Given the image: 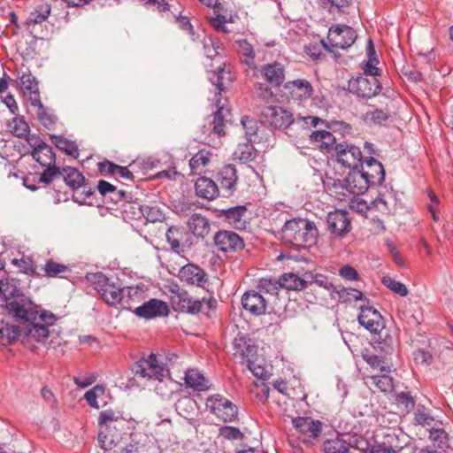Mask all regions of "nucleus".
I'll use <instances>...</instances> for the list:
<instances>
[{
  "mask_svg": "<svg viewBox=\"0 0 453 453\" xmlns=\"http://www.w3.org/2000/svg\"><path fill=\"white\" fill-rule=\"evenodd\" d=\"M139 213H141L147 221L157 222L165 219V213L162 209L156 204L138 205Z\"/></svg>",
  "mask_w": 453,
  "mask_h": 453,
  "instance_id": "41",
  "label": "nucleus"
},
{
  "mask_svg": "<svg viewBox=\"0 0 453 453\" xmlns=\"http://www.w3.org/2000/svg\"><path fill=\"white\" fill-rule=\"evenodd\" d=\"M185 381L187 385L195 390L204 391L210 388L208 380L197 370L191 369L186 372Z\"/></svg>",
  "mask_w": 453,
  "mask_h": 453,
  "instance_id": "38",
  "label": "nucleus"
},
{
  "mask_svg": "<svg viewBox=\"0 0 453 453\" xmlns=\"http://www.w3.org/2000/svg\"><path fill=\"white\" fill-rule=\"evenodd\" d=\"M363 174L367 177L370 184H380L385 179V171L382 164L373 157L365 160V167H363Z\"/></svg>",
  "mask_w": 453,
  "mask_h": 453,
  "instance_id": "23",
  "label": "nucleus"
},
{
  "mask_svg": "<svg viewBox=\"0 0 453 453\" xmlns=\"http://www.w3.org/2000/svg\"><path fill=\"white\" fill-rule=\"evenodd\" d=\"M1 336H6L9 340H15L19 334L20 330L18 326H10L9 324H4L0 326Z\"/></svg>",
  "mask_w": 453,
  "mask_h": 453,
  "instance_id": "61",
  "label": "nucleus"
},
{
  "mask_svg": "<svg viewBox=\"0 0 453 453\" xmlns=\"http://www.w3.org/2000/svg\"><path fill=\"white\" fill-rule=\"evenodd\" d=\"M358 322L372 334H377L384 327V320L380 313L372 306H361Z\"/></svg>",
  "mask_w": 453,
  "mask_h": 453,
  "instance_id": "15",
  "label": "nucleus"
},
{
  "mask_svg": "<svg viewBox=\"0 0 453 453\" xmlns=\"http://www.w3.org/2000/svg\"><path fill=\"white\" fill-rule=\"evenodd\" d=\"M61 172L65 184L72 189L76 190L80 188H85V177L76 168L65 167Z\"/></svg>",
  "mask_w": 453,
  "mask_h": 453,
  "instance_id": "35",
  "label": "nucleus"
},
{
  "mask_svg": "<svg viewBox=\"0 0 453 453\" xmlns=\"http://www.w3.org/2000/svg\"><path fill=\"white\" fill-rule=\"evenodd\" d=\"M263 120L276 128H287L293 121L290 111L279 106H267L262 111Z\"/></svg>",
  "mask_w": 453,
  "mask_h": 453,
  "instance_id": "11",
  "label": "nucleus"
},
{
  "mask_svg": "<svg viewBox=\"0 0 453 453\" xmlns=\"http://www.w3.org/2000/svg\"><path fill=\"white\" fill-rule=\"evenodd\" d=\"M388 118V113L382 110L369 111L365 115V120L373 124H381L387 120Z\"/></svg>",
  "mask_w": 453,
  "mask_h": 453,
  "instance_id": "58",
  "label": "nucleus"
},
{
  "mask_svg": "<svg viewBox=\"0 0 453 453\" xmlns=\"http://www.w3.org/2000/svg\"><path fill=\"white\" fill-rule=\"evenodd\" d=\"M262 76L270 83L280 86L284 81V68L277 62L267 64L261 69Z\"/></svg>",
  "mask_w": 453,
  "mask_h": 453,
  "instance_id": "30",
  "label": "nucleus"
},
{
  "mask_svg": "<svg viewBox=\"0 0 453 453\" xmlns=\"http://www.w3.org/2000/svg\"><path fill=\"white\" fill-rule=\"evenodd\" d=\"M381 282L385 287L400 296H406L409 294V290L403 283L395 280L388 275L383 276Z\"/></svg>",
  "mask_w": 453,
  "mask_h": 453,
  "instance_id": "49",
  "label": "nucleus"
},
{
  "mask_svg": "<svg viewBox=\"0 0 453 453\" xmlns=\"http://www.w3.org/2000/svg\"><path fill=\"white\" fill-rule=\"evenodd\" d=\"M43 271L45 276L55 278L63 277L64 274L70 273L71 270L68 265L50 259L45 263Z\"/></svg>",
  "mask_w": 453,
  "mask_h": 453,
  "instance_id": "42",
  "label": "nucleus"
},
{
  "mask_svg": "<svg viewBox=\"0 0 453 453\" xmlns=\"http://www.w3.org/2000/svg\"><path fill=\"white\" fill-rule=\"evenodd\" d=\"M167 304L157 299H150L142 305L135 307L134 312L135 315L144 319H152L168 314Z\"/></svg>",
  "mask_w": 453,
  "mask_h": 453,
  "instance_id": "19",
  "label": "nucleus"
},
{
  "mask_svg": "<svg viewBox=\"0 0 453 453\" xmlns=\"http://www.w3.org/2000/svg\"><path fill=\"white\" fill-rule=\"evenodd\" d=\"M380 340L374 342L373 349L375 352L382 354L385 357L392 354L394 351V338L387 334L384 338L380 336Z\"/></svg>",
  "mask_w": 453,
  "mask_h": 453,
  "instance_id": "48",
  "label": "nucleus"
},
{
  "mask_svg": "<svg viewBox=\"0 0 453 453\" xmlns=\"http://www.w3.org/2000/svg\"><path fill=\"white\" fill-rule=\"evenodd\" d=\"M362 357L372 369L379 370L380 372L390 371L387 358L382 354L372 352L365 349L362 351Z\"/></svg>",
  "mask_w": 453,
  "mask_h": 453,
  "instance_id": "32",
  "label": "nucleus"
},
{
  "mask_svg": "<svg viewBox=\"0 0 453 453\" xmlns=\"http://www.w3.org/2000/svg\"><path fill=\"white\" fill-rule=\"evenodd\" d=\"M311 145L324 153H328L334 150L335 137L326 130H318L310 134Z\"/></svg>",
  "mask_w": 453,
  "mask_h": 453,
  "instance_id": "21",
  "label": "nucleus"
},
{
  "mask_svg": "<svg viewBox=\"0 0 453 453\" xmlns=\"http://www.w3.org/2000/svg\"><path fill=\"white\" fill-rule=\"evenodd\" d=\"M188 226L192 234L197 237H205L210 233L209 220L200 214H193L188 221Z\"/></svg>",
  "mask_w": 453,
  "mask_h": 453,
  "instance_id": "31",
  "label": "nucleus"
},
{
  "mask_svg": "<svg viewBox=\"0 0 453 453\" xmlns=\"http://www.w3.org/2000/svg\"><path fill=\"white\" fill-rule=\"evenodd\" d=\"M89 280L95 285V288L102 298L109 304L119 303L127 296L129 299L140 298L141 290L137 288H121L109 281V279L102 273L92 274Z\"/></svg>",
  "mask_w": 453,
  "mask_h": 453,
  "instance_id": "3",
  "label": "nucleus"
},
{
  "mask_svg": "<svg viewBox=\"0 0 453 453\" xmlns=\"http://www.w3.org/2000/svg\"><path fill=\"white\" fill-rule=\"evenodd\" d=\"M242 304L253 315H262L266 310V301L258 292L248 291L242 297Z\"/></svg>",
  "mask_w": 453,
  "mask_h": 453,
  "instance_id": "20",
  "label": "nucleus"
},
{
  "mask_svg": "<svg viewBox=\"0 0 453 453\" xmlns=\"http://www.w3.org/2000/svg\"><path fill=\"white\" fill-rule=\"evenodd\" d=\"M97 188H98V191L100 192V194L103 196L111 194L114 196L120 197L124 195L123 191H117L116 188L113 185H111V183H109L104 180H101L98 181Z\"/></svg>",
  "mask_w": 453,
  "mask_h": 453,
  "instance_id": "60",
  "label": "nucleus"
},
{
  "mask_svg": "<svg viewBox=\"0 0 453 453\" xmlns=\"http://www.w3.org/2000/svg\"><path fill=\"white\" fill-rule=\"evenodd\" d=\"M35 149L32 151L34 159L42 166H50L55 165L56 157L52 148L46 142H39L34 144Z\"/></svg>",
  "mask_w": 453,
  "mask_h": 453,
  "instance_id": "26",
  "label": "nucleus"
},
{
  "mask_svg": "<svg viewBox=\"0 0 453 453\" xmlns=\"http://www.w3.org/2000/svg\"><path fill=\"white\" fill-rule=\"evenodd\" d=\"M206 408L224 422H231L237 417V407L220 395L209 397Z\"/></svg>",
  "mask_w": 453,
  "mask_h": 453,
  "instance_id": "7",
  "label": "nucleus"
},
{
  "mask_svg": "<svg viewBox=\"0 0 453 453\" xmlns=\"http://www.w3.org/2000/svg\"><path fill=\"white\" fill-rule=\"evenodd\" d=\"M0 294L6 300L14 298L12 301H17L22 297L27 298L25 296L19 294L18 281L9 277L0 280Z\"/></svg>",
  "mask_w": 453,
  "mask_h": 453,
  "instance_id": "34",
  "label": "nucleus"
},
{
  "mask_svg": "<svg viewBox=\"0 0 453 453\" xmlns=\"http://www.w3.org/2000/svg\"><path fill=\"white\" fill-rule=\"evenodd\" d=\"M281 236L286 243L301 249L311 247L317 242L319 230L313 222L295 219L285 223L281 230Z\"/></svg>",
  "mask_w": 453,
  "mask_h": 453,
  "instance_id": "2",
  "label": "nucleus"
},
{
  "mask_svg": "<svg viewBox=\"0 0 453 453\" xmlns=\"http://www.w3.org/2000/svg\"><path fill=\"white\" fill-rule=\"evenodd\" d=\"M294 427L309 439H318L322 432L323 424L310 417H298L292 419Z\"/></svg>",
  "mask_w": 453,
  "mask_h": 453,
  "instance_id": "18",
  "label": "nucleus"
},
{
  "mask_svg": "<svg viewBox=\"0 0 453 453\" xmlns=\"http://www.w3.org/2000/svg\"><path fill=\"white\" fill-rule=\"evenodd\" d=\"M339 275L347 280H359V274L357 271L349 265H345L340 268Z\"/></svg>",
  "mask_w": 453,
  "mask_h": 453,
  "instance_id": "63",
  "label": "nucleus"
},
{
  "mask_svg": "<svg viewBox=\"0 0 453 453\" xmlns=\"http://www.w3.org/2000/svg\"><path fill=\"white\" fill-rule=\"evenodd\" d=\"M50 140L57 148L65 151L67 155L76 157L78 156V146L74 142L69 141L63 136L51 134Z\"/></svg>",
  "mask_w": 453,
  "mask_h": 453,
  "instance_id": "43",
  "label": "nucleus"
},
{
  "mask_svg": "<svg viewBox=\"0 0 453 453\" xmlns=\"http://www.w3.org/2000/svg\"><path fill=\"white\" fill-rule=\"evenodd\" d=\"M346 440L342 437H336L334 439L326 440L324 442L325 453H349V448H356L359 450H364L367 448V441L362 437L349 436Z\"/></svg>",
  "mask_w": 453,
  "mask_h": 453,
  "instance_id": "9",
  "label": "nucleus"
},
{
  "mask_svg": "<svg viewBox=\"0 0 453 453\" xmlns=\"http://www.w3.org/2000/svg\"><path fill=\"white\" fill-rule=\"evenodd\" d=\"M219 435L225 440L236 441L242 440L244 435L239 428L230 426H225L219 428Z\"/></svg>",
  "mask_w": 453,
  "mask_h": 453,
  "instance_id": "54",
  "label": "nucleus"
},
{
  "mask_svg": "<svg viewBox=\"0 0 453 453\" xmlns=\"http://www.w3.org/2000/svg\"><path fill=\"white\" fill-rule=\"evenodd\" d=\"M104 393V388L101 385H96L93 388L87 391L84 395V398L88 402V403L94 408L98 409V403L96 401V398L98 396V394L103 395Z\"/></svg>",
  "mask_w": 453,
  "mask_h": 453,
  "instance_id": "57",
  "label": "nucleus"
},
{
  "mask_svg": "<svg viewBox=\"0 0 453 453\" xmlns=\"http://www.w3.org/2000/svg\"><path fill=\"white\" fill-rule=\"evenodd\" d=\"M203 44L205 56L212 59L215 62L214 65L218 64L219 59L223 60L219 51L222 49L219 42H215L211 37H204Z\"/></svg>",
  "mask_w": 453,
  "mask_h": 453,
  "instance_id": "44",
  "label": "nucleus"
},
{
  "mask_svg": "<svg viewBox=\"0 0 453 453\" xmlns=\"http://www.w3.org/2000/svg\"><path fill=\"white\" fill-rule=\"evenodd\" d=\"M414 422L415 424L420 425L428 430L437 426V422L434 418L425 408L419 407L414 413Z\"/></svg>",
  "mask_w": 453,
  "mask_h": 453,
  "instance_id": "46",
  "label": "nucleus"
},
{
  "mask_svg": "<svg viewBox=\"0 0 453 453\" xmlns=\"http://www.w3.org/2000/svg\"><path fill=\"white\" fill-rule=\"evenodd\" d=\"M32 106L36 108L35 114L40 123L48 130L55 129L58 118L53 111L45 107L41 99L34 98Z\"/></svg>",
  "mask_w": 453,
  "mask_h": 453,
  "instance_id": "22",
  "label": "nucleus"
},
{
  "mask_svg": "<svg viewBox=\"0 0 453 453\" xmlns=\"http://www.w3.org/2000/svg\"><path fill=\"white\" fill-rule=\"evenodd\" d=\"M50 9L49 6L41 7L40 12H32L29 20L32 23L38 24L43 22L50 15Z\"/></svg>",
  "mask_w": 453,
  "mask_h": 453,
  "instance_id": "64",
  "label": "nucleus"
},
{
  "mask_svg": "<svg viewBox=\"0 0 453 453\" xmlns=\"http://www.w3.org/2000/svg\"><path fill=\"white\" fill-rule=\"evenodd\" d=\"M122 422L123 419L115 415L112 411H104L100 412L98 418V423L100 425L98 441L103 449H111L112 445L115 444L118 435L109 434V430L111 427L116 428V424Z\"/></svg>",
  "mask_w": 453,
  "mask_h": 453,
  "instance_id": "6",
  "label": "nucleus"
},
{
  "mask_svg": "<svg viewBox=\"0 0 453 453\" xmlns=\"http://www.w3.org/2000/svg\"><path fill=\"white\" fill-rule=\"evenodd\" d=\"M218 107L217 111L213 115V120L211 122L213 131L218 134H224V127H225V116H224V107L219 105V100H217Z\"/></svg>",
  "mask_w": 453,
  "mask_h": 453,
  "instance_id": "52",
  "label": "nucleus"
},
{
  "mask_svg": "<svg viewBox=\"0 0 453 453\" xmlns=\"http://www.w3.org/2000/svg\"><path fill=\"white\" fill-rule=\"evenodd\" d=\"M8 128L12 134L19 138L27 137L30 130L28 124L20 117H14L10 120Z\"/></svg>",
  "mask_w": 453,
  "mask_h": 453,
  "instance_id": "45",
  "label": "nucleus"
},
{
  "mask_svg": "<svg viewBox=\"0 0 453 453\" xmlns=\"http://www.w3.org/2000/svg\"><path fill=\"white\" fill-rule=\"evenodd\" d=\"M21 272L26 274L35 275L36 274L35 267L33 260L29 257H22L20 259H14L12 261Z\"/></svg>",
  "mask_w": 453,
  "mask_h": 453,
  "instance_id": "53",
  "label": "nucleus"
},
{
  "mask_svg": "<svg viewBox=\"0 0 453 453\" xmlns=\"http://www.w3.org/2000/svg\"><path fill=\"white\" fill-rule=\"evenodd\" d=\"M180 234V232L178 228L171 226L168 228L166 232V240L168 243L170 244L172 250L175 252H179L180 244V239L179 235Z\"/></svg>",
  "mask_w": 453,
  "mask_h": 453,
  "instance_id": "59",
  "label": "nucleus"
},
{
  "mask_svg": "<svg viewBox=\"0 0 453 453\" xmlns=\"http://www.w3.org/2000/svg\"><path fill=\"white\" fill-rule=\"evenodd\" d=\"M326 223L328 230L337 237H343L350 232L351 225L348 213L344 211L335 210L327 214Z\"/></svg>",
  "mask_w": 453,
  "mask_h": 453,
  "instance_id": "14",
  "label": "nucleus"
},
{
  "mask_svg": "<svg viewBox=\"0 0 453 453\" xmlns=\"http://www.w3.org/2000/svg\"><path fill=\"white\" fill-rule=\"evenodd\" d=\"M242 125L245 130V134L250 142H256L253 136L257 134V123L254 119L247 116L242 118Z\"/></svg>",
  "mask_w": 453,
  "mask_h": 453,
  "instance_id": "55",
  "label": "nucleus"
},
{
  "mask_svg": "<svg viewBox=\"0 0 453 453\" xmlns=\"http://www.w3.org/2000/svg\"><path fill=\"white\" fill-rule=\"evenodd\" d=\"M211 72L213 77H211L212 84H214L220 93L225 86L232 81V75L229 69H226V65L223 60L219 59L218 64L211 65Z\"/></svg>",
  "mask_w": 453,
  "mask_h": 453,
  "instance_id": "25",
  "label": "nucleus"
},
{
  "mask_svg": "<svg viewBox=\"0 0 453 453\" xmlns=\"http://www.w3.org/2000/svg\"><path fill=\"white\" fill-rule=\"evenodd\" d=\"M6 310L14 317L27 323L26 334L36 342H44L50 334L49 326L56 321L53 313L40 310L28 298L10 301Z\"/></svg>",
  "mask_w": 453,
  "mask_h": 453,
  "instance_id": "1",
  "label": "nucleus"
},
{
  "mask_svg": "<svg viewBox=\"0 0 453 453\" xmlns=\"http://www.w3.org/2000/svg\"><path fill=\"white\" fill-rule=\"evenodd\" d=\"M369 380L371 384L374 385L381 392L387 393L393 389L392 378L387 374L371 376Z\"/></svg>",
  "mask_w": 453,
  "mask_h": 453,
  "instance_id": "50",
  "label": "nucleus"
},
{
  "mask_svg": "<svg viewBox=\"0 0 453 453\" xmlns=\"http://www.w3.org/2000/svg\"><path fill=\"white\" fill-rule=\"evenodd\" d=\"M363 174V171L354 168L342 180V187L350 194H364L371 185L367 177Z\"/></svg>",
  "mask_w": 453,
  "mask_h": 453,
  "instance_id": "17",
  "label": "nucleus"
},
{
  "mask_svg": "<svg viewBox=\"0 0 453 453\" xmlns=\"http://www.w3.org/2000/svg\"><path fill=\"white\" fill-rule=\"evenodd\" d=\"M196 194L203 199L212 200L217 197L219 188L217 184L211 179L201 177L195 183Z\"/></svg>",
  "mask_w": 453,
  "mask_h": 453,
  "instance_id": "28",
  "label": "nucleus"
},
{
  "mask_svg": "<svg viewBox=\"0 0 453 453\" xmlns=\"http://www.w3.org/2000/svg\"><path fill=\"white\" fill-rule=\"evenodd\" d=\"M337 160L342 165L357 168V165L362 160V152L355 145L346 142L336 144L334 147Z\"/></svg>",
  "mask_w": 453,
  "mask_h": 453,
  "instance_id": "16",
  "label": "nucleus"
},
{
  "mask_svg": "<svg viewBox=\"0 0 453 453\" xmlns=\"http://www.w3.org/2000/svg\"><path fill=\"white\" fill-rule=\"evenodd\" d=\"M246 212L247 208L245 206H236L225 210L224 215L230 225L234 228L242 229L245 227L244 216Z\"/></svg>",
  "mask_w": 453,
  "mask_h": 453,
  "instance_id": "36",
  "label": "nucleus"
},
{
  "mask_svg": "<svg viewBox=\"0 0 453 453\" xmlns=\"http://www.w3.org/2000/svg\"><path fill=\"white\" fill-rule=\"evenodd\" d=\"M279 284L288 290H303L307 287V281L294 273H284L279 280Z\"/></svg>",
  "mask_w": 453,
  "mask_h": 453,
  "instance_id": "37",
  "label": "nucleus"
},
{
  "mask_svg": "<svg viewBox=\"0 0 453 453\" xmlns=\"http://www.w3.org/2000/svg\"><path fill=\"white\" fill-rule=\"evenodd\" d=\"M214 244L219 251L236 252L244 247L243 240L234 232L221 230L214 236Z\"/></svg>",
  "mask_w": 453,
  "mask_h": 453,
  "instance_id": "12",
  "label": "nucleus"
},
{
  "mask_svg": "<svg viewBox=\"0 0 453 453\" xmlns=\"http://www.w3.org/2000/svg\"><path fill=\"white\" fill-rule=\"evenodd\" d=\"M237 180L236 169L232 165H225L219 173V181L221 188L230 192L235 189Z\"/></svg>",
  "mask_w": 453,
  "mask_h": 453,
  "instance_id": "33",
  "label": "nucleus"
},
{
  "mask_svg": "<svg viewBox=\"0 0 453 453\" xmlns=\"http://www.w3.org/2000/svg\"><path fill=\"white\" fill-rule=\"evenodd\" d=\"M234 356H239L242 358L250 359L257 351L255 345L251 344V340L245 335H238L233 342Z\"/></svg>",
  "mask_w": 453,
  "mask_h": 453,
  "instance_id": "29",
  "label": "nucleus"
},
{
  "mask_svg": "<svg viewBox=\"0 0 453 453\" xmlns=\"http://www.w3.org/2000/svg\"><path fill=\"white\" fill-rule=\"evenodd\" d=\"M397 403L403 407V411H409L414 406V401L409 393L402 392L396 396Z\"/></svg>",
  "mask_w": 453,
  "mask_h": 453,
  "instance_id": "62",
  "label": "nucleus"
},
{
  "mask_svg": "<svg viewBox=\"0 0 453 453\" xmlns=\"http://www.w3.org/2000/svg\"><path fill=\"white\" fill-rule=\"evenodd\" d=\"M242 61L249 66L255 68V51L250 43L246 40H239L235 42Z\"/></svg>",
  "mask_w": 453,
  "mask_h": 453,
  "instance_id": "40",
  "label": "nucleus"
},
{
  "mask_svg": "<svg viewBox=\"0 0 453 453\" xmlns=\"http://www.w3.org/2000/svg\"><path fill=\"white\" fill-rule=\"evenodd\" d=\"M214 153L211 150L203 149L196 153L189 160L190 170L194 174H201L204 172L206 166L209 165Z\"/></svg>",
  "mask_w": 453,
  "mask_h": 453,
  "instance_id": "27",
  "label": "nucleus"
},
{
  "mask_svg": "<svg viewBox=\"0 0 453 453\" xmlns=\"http://www.w3.org/2000/svg\"><path fill=\"white\" fill-rule=\"evenodd\" d=\"M180 280L186 285L203 288L208 281L205 271L195 264L182 266L178 273Z\"/></svg>",
  "mask_w": 453,
  "mask_h": 453,
  "instance_id": "13",
  "label": "nucleus"
},
{
  "mask_svg": "<svg viewBox=\"0 0 453 453\" xmlns=\"http://www.w3.org/2000/svg\"><path fill=\"white\" fill-rule=\"evenodd\" d=\"M293 98L306 100L313 95V88L310 81L304 79H297L286 84Z\"/></svg>",
  "mask_w": 453,
  "mask_h": 453,
  "instance_id": "24",
  "label": "nucleus"
},
{
  "mask_svg": "<svg viewBox=\"0 0 453 453\" xmlns=\"http://www.w3.org/2000/svg\"><path fill=\"white\" fill-rule=\"evenodd\" d=\"M234 156L242 163H248L254 160L257 157V150L252 144L245 143L238 146L234 151Z\"/></svg>",
  "mask_w": 453,
  "mask_h": 453,
  "instance_id": "47",
  "label": "nucleus"
},
{
  "mask_svg": "<svg viewBox=\"0 0 453 453\" xmlns=\"http://www.w3.org/2000/svg\"><path fill=\"white\" fill-rule=\"evenodd\" d=\"M357 39L356 31L349 26H337L331 27L328 32V43L322 41L324 48L333 52L334 48L347 49L350 47Z\"/></svg>",
  "mask_w": 453,
  "mask_h": 453,
  "instance_id": "5",
  "label": "nucleus"
},
{
  "mask_svg": "<svg viewBox=\"0 0 453 453\" xmlns=\"http://www.w3.org/2000/svg\"><path fill=\"white\" fill-rule=\"evenodd\" d=\"M429 431V438L434 441V446L440 449L448 447V434L443 429L434 426Z\"/></svg>",
  "mask_w": 453,
  "mask_h": 453,
  "instance_id": "51",
  "label": "nucleus"
},
{
  "mask_svg": "<svg viewBox=\"0 0 453 453\" xmlns=\"http://www.w3.org/2000/svg\"><path fill=\"white\" fill-rule=\"evenodd\" d=\"M349 92L359 97H372L380 90V84L376 77L357 76L349 81Z\"/></svg>",
  "mask_w": 453,
  "mask_h": 453,
  "instance_id": "8",
  "label": "nucleus"
},
{
  "mask_svg": "<svg viewBox=\"0 0 453 453\" xmlns=\"http://www.w3.org/2000/svg\"><path fill=\"white\" fill-rule=\"evenodd\" d=\"M45 167L46 169L43 171V173H41L39 177V180L41 182L49 184L54 180V178L62 174L60 168L57 167L55 165Z\"/></svg>",
  "mask_w": 453,
  "mask_h": 453,
  "instance_id": "56",
  "label": "nucleus"
},
{
  "mask_svg": "<svg viewBox=\"0 0 453 453\" xmlns=\"http://www.w3.org/2000/svg\"><path fill=\"white\" fill-rule=\"evenodd\" d=\"M132 370L135 376L148 380H157L159 383H162L169 373L164 362L154 353L139 359Z\"/></svg>",
  "mask_w": 453,
  "mask_h": 453,
  "instance_id": "4",
  "label": "nucleus"
},
{
  "mask_svg": "<svg viewBox=\"0 0 453 453\" xmlns=\"http://www.w3.org/2000/svg\"><path fill=\"white\" fill-rule=\"evenodd\" d=\"M171 303L175 311L196 314L202 310L203 301L192 298L185 290L177 289L172 291Z\"/></svg>",
  "mask_w": 453,
  "mask_h": 453,
  "instance_id": "10",
  "label": "nucleus"
},
{
  "mask_svg": "<svg viewBox=\"0 0 453 453\" xmlns=\"http://www.w3.org/2000/svg\"><path fill=\"white\" fill-rule=\"evenodd\" d=\"M20 84L23 93L28 96L31 105H33L34 98L40 99L38 83L31 74H23L20 78Z\"/></svg>",
  "mask_w": 453,
  "mask_h": 453,
  "instance_id": "39",
  "label": "nucleus"
}]
</instances>
